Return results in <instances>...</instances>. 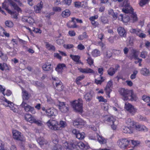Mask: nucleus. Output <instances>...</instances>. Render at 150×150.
I'll list each match as a JSON object with an SVG mask.
<instances>
[{
	"instance_id": "338daca9",
	"label": "nucleus",
	"mask_w": 150,
	"mask_h": 150,
	"mask_svg": "<svg viewBox=\"0 0 150 150\" xmlns=\"http://www.w3.org/2000/svg\"><path fill=\"white\" fill-rule=\"evenodd\" d=\"M85 77V76L83 75H81L77 77L76 79V80L77 81H80L82 80Z\"/></svg>"
},
{
	"instance_id": "dca6fc26",
	"label": "nucleus",
	"mask_w": 150,
	"mask_h": 150,
	"mask_svg": "<svg viewBox=\"0 0 150 150\" xmlns=\"http://www.w3.org/2000/svg\"><path fill=\"white\" fill-rule=\"evenodd\" d=\"M117 32L120 35L123 37H126V32L123 28L119 27L117 28Z\"/></svg>"
},
{
	"instance_id": "a18cd8bd",
	"label": "nucleus",
	"mask_w": 150,
	"mask_h": 150,
	"mask_svg": "<svg viewBox=\"0 0 150 150\" xmlns=\"http://www.w3.org/2000/svg\"><path fill=\"white\" fill-rule=\"evenodd\" d=\"M7 65L6 63H3V64L0 63V69L2 71H4L5 69H8Z\"/></svg>"
},
{
	"instance_id": "3c124183",
	"label": "nucleus",
	"mask_w": 150,
	"mask_h": 150,
	"mask_svg": "<svg viewBox=\"0 0 150 150\" xmlns=\"http://www.w3.org/2000/svg\"><path fill=\"white\" fill-rule=\"evenodd\" d=\"M100 77L101 80H98L97 79H95V82L97 84H101L102 83L104 80V79H103V76Z\"/></svg>"
},
{
	"instance_id": "7c9ffc66",
	"label": "nucleus",
	"mask_w": 150,
	"mask_h": 150,
	"mask_svg": "<svg viewBox=\"0 0 150 150\" xmlns=\"http://www.w3.org/2000/svg\"><path fill=\"white\" fill-rule=\"evenodd\" d=\"M11 5L13 7L14 9L18 11V12L21 11V10L17 5V4L13 1H11L10 3Z\"/></svg>"
},
{
	"instance_id": "a211bd4d",
	"label": "nucleus",
	"mask_w": 150,
	"mask_h": 150,
	"mask_svg": "<svg viewBox=\"0 0 150 150\" xmlns=\"http://www.w3.org/2000/svg\"><path fill=\"white\" fill-rule=\"evenodd\" d=\"M78 70L82 73H94L93 70L88 68H87L85 69H83L80 68H78Z\"/></svg>"
},
{
	"instance_id": "69168bd1",
	"label": "nucleus",
	"mask_w": 150,
	"mask_h": 150,
	"mask_svg": "<svg viewBox=\"0 0 150 150\" xmlns=\"http://www.w3.org/2000/svg\"><path fill=\"white\" fill-rule=\"evenodd\" d=\"M64 47L66 49H69L73 47H74V46L72 44H69L67 45H64Z\"/></svg>"
},
{
	"instance_id": "4be33fe9",
	"label": "nucleus",
	"mask_w": 150,
	"mask_h": 150,
	"mask_svg": "<svg viewBox=\"0 0 150 150\" xmlns=\"http://www.w3.org/2000/svg\"><path fill=\"white\" fill-rule=\"evenodd\" d=\"M122 129L123 132L125 133H132V131L131 127H127L126 126H122Z\"/></svg>"
},
{
	"instance_id": "393cba45",
	"label": "nucleus",
	"mask_w": 150,
	"mask_h": 150,
	"mask_svg": "<svg viewBox=\"0 0 150 150\" xmlns=\"http://www.w3.org/2000/svg\"><path fill=\"white\" fill-rule=\"evenodd\" d=\"M30 95L28 92L25 90H23L22 98L23 100V101H24V102H25V100H28L30 98Z\"/></svg>"
},
{
	"instance_id": "6e6d98bb",
	"label": "nucleus",
	"mask_w": 150,
	"mask_h": 150,
	"mask_svg": "<svg viewBox=\"0 0 150 150\" xmlns=\"http://www.w3.org/2000/svg\"><path fill=\"white\" fill-rule=\"evenodd\" d=\"M138 71L137 70H135L134 71L133 74H132L130 76V78L132 79H135L136 77V75L137 74Z\"/></svg>"
},
{
	"instance_id": "cd10ccee",
	"label": "nucleus",
	"mask_w": 150,
	"mask_h": 150,
	"mask_svg": "<svg viewBox=\"0 0 150 150\" xmlns=\"http://www.w3.org/2000/svg\"><path fill=\"white\" fill-rule=\"evenodd\" d=\"M51 138L52 142L55 144H58L59 139L57 135L54 133H53L51 135Z\"/></svg>"
},
{
	"instance_id": "473e14b6",
	"label": "nucleus",
	"mask_w": 150,
	"mask_h": 150,
	"mask_svg": "<svg viewBox=\"0 0 150 150\" xmlns=\"http://www.w3.org/2000/svg\"><path fill=\"white\" fill-rule=\"evenodd\" d=\"M141 31L140 29L138 28H131L130 30V32L131 33L135 34L137 36H138L139 34L141 32Z\"/></svg>"
},
{
	"instance_id": "58836bf2",
	"label": "nucleus",
	"mask_w": 150,
	"mask_h": 150,
	"mask_svg": "<svg viewBox=\"0 0 150 150\" xmlns=\"http://www.w3.org/2000/svg\"><path fill=\"white\" fill-rule=\"evenodd\" d=\"M108 14L111 16L114 19H116L117 18V14L115 13L113 11V10L110 9L108 11Z\"/></svg>"
},
{
	"instance_id": "f3484780",
	"label": "nucleus",
	"mask_w": 150,
	"mask_h": 150,
	"mask_svg": "<svg viewBox=\"0 0 150 150\" xmlns=\"http://www.w3.org/2000/svg\"><path fill=\"white\" fill-rule=\"evenodd\" d=\"M64 146L67 150H74L75 144L74 143H71L70 144H68L67 142L64 143Z\"/></svg>"
},
{
	"instance_id": "09e8293b",
	"label": "nucleus",
	"mask_w": 150,
	"mask_h": 150,
	"mask_svg": "<svg viewBox=\"0 0 150 150\" xmlns=\"http://www.w3.org/2000/svg\"><path fill=\"white\" fill-rule=\"evenodd\" d=\"M105 91L106 94L109 98H110V94L111 91V89L110 88L105 87Z\"/></svg>"
},
{
	"instance_id": "c9c22d12",
	"label": "nucleus",
	"mask_w": 150,
	"mask_h": 150,
	"mask_svg": "<svg viewBox=\"0 0 150 150\" xmlns=\"http://www.w3.org/2000/svg\"><path fill=\"white\" fill-rule=\"evenodd\" d=\"M70 11L68 9H66L64 11L62 14V16L64 18H67L70 15Z\"/></svg>"
},
{
	"instance_id": "0eeeda50",
	"label": "nucleus",
	"mask_w": 150,
	"mask_h": 150,
	"mask_svg": "<svg viewBox=\"0 0 150 150\" xmlns=\"http://www.w3.org/2000/svg\"><path fill=\"white\" fill-rule=\"evenodd\" d=\"M131 90L128 89H125L122 88L120 89V94L122 96V99L124 100H128L129 97Z\"/></svg>"
},
{
	"instance_id": "7ed1b4c3",
	"label": "nucleus",
	"mask_w": 150,
	"mask_h": 150,
	"mask_svg": "<svg viewBox=\"0 0 150 150\" xmlns=\"http://www.w3.org/2000/svg\"><path fill=\"white\" fill-rule=\"evenodd\" d=\"M49 127L51 130H59L60 128L58 122L54 120H50L47 122Z\"/></svg>"
},
{
	"instance_id": "72a5a7b5",
	"label": "nucleus",
	"mask_w": 150,
	"mask_h": 150,
	"mask_svg": "<svg viewBox=\"0 0 150 150\" xmlns=\"http://www.w3.org/2000/svg\"><path fill=\"white\" fill-rule=\"evenodd\" d=\"M115 119L112 116H109L107 117L106 121L109 122L110 125L114 124Z\"/></svg>"
},
{
	"instance_id": "6ab92c4d",
	"label": "nucleus",
	"mask_w": 150,
	"mask_h": 150,
	"mask_svg": "<svg viewBox=\"0 0 150 150\" xmlns=\"http://www.w3.org/2000/svg\"><path fill=\"white\" fill-rule=\"evenodd\" d=\"M130 93L128 100L131 101H136L138 99L136 94L134 93L132 90H131Z\"/></svg>"
},
{
	"instance_id": "a878e982",
	"label": "nucleus",
	"mask_w": 150,
	"mask_h": 150,
	"mask_svg": "<svg viewBox=\"0 0 150 150\" xmlns=\"http://www.w3.org/2000/svg\"><path fill=\"white\" fill-rule=\"evenodd\" d=\"M43 2L41 1L40 3L38 4L35 7V11L36 13L40 12L41 9L43 7Z\"/></svg>"
},
{
	"instance_id": "a19ab883",
	"label": "nucleus",
	"mask_w": 150,
	"mask_h": 150,
	"mask_svg": "<svg viewBox=\"0 0 150 150\" xmlns=\"http://www.w3.org/2000/svg\"><path fill=\"white\" fill-rule=\"evenodd\" d=\"M52 150H62V147L57 144H55L52 147Z\"/></svg>"
},
{
	"instance_id": "774afa93",
	"label": "nucleus",
	"mask_w": 150,
	"mask_h": 150,
	"mask_svg": "<svg viewBox=\"0 0 150 150\" xmlns=\"http://www.w3.org/2000/svg\"><path fill=\"white\" fill-rule=\"evenodd\" d=\"M9 150H18L16 146L15 145H12L10 147Z\"/></svg>"
},
{
	"instance_id": "ea45409f",
	"label": "nucleus",
	"mask_w": 150,
	"mask_h": 150,
	"mask_svg": "<svg viewBox=\"0 0 150 150\" xmlns=\"http://www.w3.org/2000/svg\"><path fill=\"white\" fill-rule=\"evenodd\" d=\"M107 72L108 74L110 76H112L115 74L116 71L115 69L111 67L108 70Z\"/></svg>"
},
{
	"instance_id": "bf43d9fd",
	"label": "nucleus",
	"mask_w": 150,
	"mask_h": 150,
	"mask_svg": "<svg viewBox=\"0 0 150 150\" xmlns=\"http://www.w3.org/2000/svg\"><path fill=\"white\" fill-rule=\"evenodd\" d=\"M97 98L98 99L99 102H102L105 103L107 101V100L105 99L102 96H98Z\"/></svg>"
},
{
	"instance_id": "49530a36",
	"label": "nucleus",
	"mask_w": 150,
	"mask_h": 150,
	"mask_svg": "<svg viewBox=\"0 0 150 150\" xmlns=\"http://www.w3.org/2000/svg\"><path fill=\"white\" fill-rule=\"evenodd\" d=\"M80 57L79 56L76 55V64H79L83 65V63L80 60Z\"/></svg>"
},
{
	"instance_id": "5fc2aeb1",
	"label": "nucleus",
	"mask_w": 150,
	"mask_h": 150,
	"mask_svg": "<svg viewBox=\"0 0 150 150\" xmlns=\"http://www.w3.org/2000/svg\"><path fill=\"white\" fill-rule=\"evenodd\" d=\"M101 21L103 23H108V20L107 18L104 16H102L101 17Z\"/></svg>"
},
{
	"instance_id": "13d9d810",
	"label": "nucleus",
	"mask_w": 150,
	"mask_h": 150,
	"mask_svg": "<svg viewBox=\"0 0 150 150\" xmlns=\"http://www.w3.org/2000/svg\"><path fill=\"white\" fill-rule=\"evenodd\" d=\"M147 55V52L145 51H143L141 52L140 57L143 58H145Z\"/></svg>"
},
{
	"instance_id": "de8ad7c7",
	"label": "nucleus",
	"mask_w": 150,
	"mask_h": 150,
	"mask_svg": "<svg viewBox=\"0 0 150 150\" xmlns=\"http://www.w3.org/2000/svg\"><path fill=\"white\" fill-rule=\"evenodd\" d=\"M26 21L30 24H33L35 22L34 19L31 17H29L26 19Z\"/></svg>"
},
{
	"instance_id": "b1692460",
	"label": "nucleus",
	"mask_w": 150,
	"mask_h": 150,
	"mask_svg": "<svg viewBox=\"0 0 150 150\" xmlns=\"http://www.w3.org/2000/svg\"><path fill=\"white\" fill-rule=\"evenodd\" d=\"M75 18L74 17L71 18V20L69 21L67 23V26L69 28H75V22L74 20Z\"/></svg>"
},
{
	"instance_id": "1a4fd4ad",
	"label": "nucleus",
	"mask_w": 150,
	"mask_h": 150,
	"mask_svg": "<svg viewBox=\"0 0 150 150\" xmlns=\"http://www.w3.org/2000/svg\"><path fill=\"white\" fill-rule=\"evenodd\" d=\"M125 107L126 109L132 115H134L136 112L137 109L129 103H126Z\"/></svg>"
},
{
	"instance_id": "f03ea898",
	"label": "nucleus",
	"mask_w": 150,
	"mask_h": 150,
	"mask_svg": "<svg viewBox=\"0 0 150 150\" xmlns=\"http://www.w3.org/2000/svg\"><path fill=\"white\" fill-rule=\"evenodd\" d=\"M83 101L81 99L79 98L76 100V112H77L81 115L83 112Z\"/></svg>"
},
{
	"instance_id": "f257e3e1",
	"label": "nucleus",
	"mask_w": 150,
	"mask_h": 150,
	"mask_svg": "<svg viewBox=\"0 0 150 150\" xmlns=\"http://www.w3.org/2000/svg\"><path fill=\"white\" fill-rule=\"evenodd\" d=\"M114 1L116 2L118 1L119 2L123 1L122 6L123 8L122 11L125 13H129L131 17L133 18V22H134L137 20V18L136 13H134L132 7L128 3V0H113Z\"/></svg>"
},
{
	"instance_id": "8fccbe9b",
	"label": "nucleus",
	"mask_w": 150,
	"mask_h": 150,
	"mask_svg": "<svg viewBox=\"0 0 150 150\" xmlns=\"http://www.w3.org/2000/svg\"><path fill=\"white\" fill-rule=\"evenodd\" d=\"M2 8L7 10L8 12V10H9L8 8V3L7 2L4 1L2 3Z\"/></svg>"
},
{
	"instance_id": "39448f33",
	"label": "nucleus",
	"mask_w": 150,
	"mask_h": 150,
	"mask_svg": "<svg viewBox=\"0 0 150 150\" xmlns=\"http://www.w3.org/2000/svg\"><path fill=\"white\" fill-rule=\"evenodd\" d=\"M20 106L24 108L26 112H30L32 114H34L36 113V111L33 107L27 104L24 101H23Z\"/></svg>"
},
{
	"instance_id": "4468645a",
	"label": "nucleus",
	"mask_w": 150,
	"mask_h": 150,
	"mask_svg": "<svg viewBox=\"0 0 150 150\" xmlns=\"http://www.w3.org/2000/svg\"><path fill=\"white\" fill-rule=\"evenodd\" d=\"M46 113L48 117H50L55 116L57 114V110L53 108H49L46 110Z\"/></svg>"
},
{
	"instance_id": "0e129e2a",
	"label": "nucleus",
	"mask_w": 150,
	"mask_h": 150,
	"mask_svg": "<svg viewBox=\"0 0 150 150\" xmlns=\"http://www.w3.org/2000/svg\"><path fill=\"white\" fill-rule=\"evenodd\" d=\"M132 57L135 59L137 58L138 56L137 54L136 51L134 50H133L132 51Z\"/></svg>"
},
{
	"instance_id": "423d86ee",
	"label": "nucleus",
	"mask_w": 150,
	"mask_h": 150,
	"mask_svg": "<svg viewBox=\"0 0 150 150\" xmlns=\"http://www.w3.org/2000/svg\"><path fill=\"white\" fill-rule=\"evenodd\" d=\"M52 79L54 81L53 83L54 85V84L55 85V88L59 91H62L64 86L62 82L60 80H57V78L52 77Z\"/></svg>"
},
{
	"instance_id": "c85d7f7f",
	"label": "nucleus",
	"mask_w": 150,
	"mask_h": 150,
	"mask_svg": "<svg viewBox=\"0 0 150 150\" xmlns=\"http://www.w3.org/2000/svg\"><path fill=\"white\" fill-rule=\"evenodd\" d=\"M112 52L109 50H106L104 53V57L105 59L110 58L112 56Z\"/></svg>"
},
{
	"instance_id": "bb28decb",
	"label": "nucleus",
	"mask_w": 150,
	"mask_h": 150,
	"mask_svg": "<svg viewBox=\"0 0 150 150\" xmlns=\"http://www.w3.org/2000/svg\"><path fill=\"white\" fill-rule=\"evenodd\" d=\"M96 136L98 142L101 144H104L106 143V140L101 136L99 135L98 134H96Z\"/></svg>"
},
{
	"instance_id": "f8f14e48",
	"label": "nucleus",
	"mask_w": 150,
	"mask_h": 150,
	"mask_svg": "<svg viewBox=\"0 0 150 150\" xmlns=\"http://www.w3.org/2000/svg\"><path fill=\"white\" fill-rule=\"evenodd\" d=\"M76 142L77 141L76 140V149H78V147H79L82 150H87L90 148L89 145H85L81 142H78L76 144Z\"/></svg>"
},
{
	"instance_id": "c756f323",
	"label": "nucleus",
	"mask_w": 150,
	"mask_h": 150,
	"mask_svg": "<svg viewBox=\"0 0 150 150\" xmlns=\"http://www.w3.org/2000/svg\"><path fill=\"white\" fill-rule=\"evenodd\" d=\"M140 73L144 76H147L150 74V72L148 69L146 68H143L141 69Z\"/></svg>"
},
{
	"instance_id": "4c0bfd02",
	"label": "nucleus",
	"mask_w": 150,
	"mask_h": 150,
	"mask_svg": "<svg viewBox=\"0 0 150 150\" xmlns=\"http://www.w3.org/2000/svg\"><path fill=\"white\" fill-rule=\"evenodd\" d=\"M8 13L11 14L13 18L16 19H17L18 18V13L12 11L11 10H8Z\"/></svg>"
},
{
	"instance_id": "603ef678",
	"label": "nucleus",
	"mask_w": 150,
	"mask_h": 150,
	"mask_svg": "<svg viewBox=\"0 0 150 150\" xmlns=\"http://www.w3.org/2000/svg\"><path fill=\"white\" fill-rule=\"evenodd\" d=\"M137 117L139 120L140 121H148L146 117H143L141 115H139L137 116Z\"/></svg>"
},
{
	"instance_id": "e433bc0d",
	"label": "nucleus",
	"mask_w": 150,
	"mask_h": 150,
	"mask_svg": "<svg viewBox=\"0 0 150 150\" xmlns=\"http://www.w3.org/2000/svg\"><path fill=\"white\" fill-rule=\"evenodd\" d=\"M125 123L131 127L134 125V121L130 118L126 119L125 120Z\"/></svg>"
},
{
	"instance_id": "2eb2a0df",
	"label": "nucleus",
	"mask_w": 150,
	"mask_h": 150,
	"mask_svg": "<svg viewBox=\"0 0 150 150\" xmlns=\"http://www.w3.org/2000/svg\"><path fill=\"white\" fill-rule=\"evenodd\" d=\"M36 140L41 147L44 145H47L49 144L48 142L43 137H40L38 138Z\"/></svg>"
},
{
	"instance_id": "ddd939ff",
	"label": "nucleus",
	"mask_w": 150,
	"mask_h": 150,
	"mask_svg": "<svg viewBox=\"0 0 150 150\" xmlns=\"http://www.w3.org/2000/svg\"><path fill=\"white\" fill-rule=\"evenodd\" d=\"M85 122L80 118H77L76 120V128H82L85 125Z\"/></svg>"
},
{
	"instance_id": "4d7b16f0",
	"label": "nucleus",
	"mask_w": 150,
	"mask_h": 150,
	"mask_svg": "<svg viewBox=\"0 0 150 150\" xmlns=\"http://www.w3.org/2000/svg\"><path fill=\"white\" fill-rule=\"evenodd\" d=\"M142 99L145 102L148 103L150 101V98L148 96H144L142 97Z\"/></svg>"
},
{
	"instance_id": "5701e85b",
	"label": "nucleus",
	"mask_w": 150,
	"mask_h": 150,
	"mask_svg": "<svg viewBox=\"0 0 150 150\" xmlns=\"http://www.w3.org/2000/svg\"><path fill=\"white\" fill-rule=\"evenodd\" d=\"M92 97L93 95L91 92L86 93L84 96V98L87 102L90 101L92 99Z\"/></svg>"
},
{
	"instance_id": "2f4dec72",
	"label": "nucleus",
	"mask_w": 150,
	"mask_h": 150,
	"mask_svg": "<svg viewBox=\"0 0 150 150\" xmlns=\"http://www.w3.org/2000/svg\"><path fill=\"white\" fill-rule=\"evenodd\" d=\"M52 65L50 64L46 63L45 64L43 65L42 66V69L45 71H48L52 69L51 67Z\"/></svg>"
},
{
	"instance_id": "9b49d317",
	"label": "nucleus",
	"mask_w": 150,
	"mask_h": 150,
	"mask_svg": "<svg viewBox=\"0 0 150 150\" xmlns=\"http://www.w3.org/2000/svg\"><path fill=\"white\" fill-rule=\"evenodd\" d=\"M25 120L30 123H34L36 124L39 123L38 121L35 119L34 117H32L30 114H26L25 116Z\"/></svg>"
},
{
	"instance_id": "6e6552de",
	"label": "nucleus",
	"mask_w": 150,
	"mask_h": 150,
	"mask_svg": "<svg viewBox=\"0 0 150 150\" xmlns=\"http://www.w3.org/2000/svg\"><path fill=\"white\" fill-rule=\"evenodd\" d=\"M130 141L125 139H122L118 140L117 143L120 147L124 148L128 146L130 142Z\"/></svg>"
},
{
	"instance_id": "aec40b11",
	"label": "nucleus",
	"mask_w": 150,
	"mask_h": 150,
	"mask_svg": "<svg viewBox=\"0 0 150 150\" xmlns=\"http://www.w3.org/2000/svg\"><path fill=\"white\" fill-rule=\"evenodd\" d=\"M84 133L83 132L80 133L79 131L76 129V137L79 140H81L84 137Z\"/></svg>"
},
{
	"instance_id": "20e7f679",
	"label": "nucleus",
	"mask_w": 150,
	"mask_h": 150,
	"mask_svg": "<svg viewBox=\"0 0 150 150\" xmlns=\"http://www.w3.org/2000/svg\"><path fill=\"white\" fill-rule=\"evenodd\" d=\"M13 138L17 140L24 142L25 139L21 133L16 130H13L12 132Z\"/></svg>"
},
{
	"instance_id": "79ce46f5",
	"label": "nucleus",
	"mask_w": 150,
	"mask_h": 150,
	"mask_svg": "<svg viewBox=\"0 0 150 150\" xmlns=\"http://www.w3.org/2000/svg\"><path fill=\"white\" fill-rule=\"evenodd\" d=\"M92 54L94 57H98L100 55V52L98 50H94L92 52Z\"/></svg>"
},
{
	"instance_id": "052dcab7",
	"label": "nucleus",
	"mask_w": 150,
	"mask_h": 150,
	"mask_svg": "<svg viewBox=\"0 0 150 150\" xmlns=\"http://www.w3.org/2000/svg\"><path fill=\"white\" fill-rule=\"evenodd\" d=\"M77 48L80 50H83L85 49V47L82 44L80 43L77 46Z\"/></svg>"
},
{
	"instance_id": "864d4df0",
	"label": "nucleus",
	"mask_w": 150,
	"mask_h": 150,
	"mask_svg": "<svg viewBox=\"0 0 150 150\" xmlns=\"http://www.w3.org/2000/svg\"><path fill=\"white\" fill-rule=\"evenodd\" d=\"M120 16L121 17V19L122 21L125 22H127L130 20V18L129 17H126V18H123V16L122 14L120 15Z\"/></svg>"
},
{
	"instance_id": "c03bdc74",
	"label": "nucleus",
	"mask_w": 150,
	"mask_h": 150,
	"mask_svg": "<svg viewBox=\"0 0 150 150\" xmlns=\"http://www.w3.org/2000/svg\"><path fill=\"white\" fill-rule=\"evenodd\" d=\"M5 24L6 27L8 28H11L13 25V23L10 21H6L5 22Z\"/></svg>"
},
{
	"instance_id": "f704fd0d",
	"label": "nucleus",
	"mask_w": 150,
	"mask_h": 150,
	"mask_svg": "<svg viewBox=\"0 0 150 150\" xmlns=\"http://www.w3.org/2000/svg\"><path fill=\"white\" fill-rule=\"evenodd\" d=\"M66 66L65 64H59L55 68V70L56 71L59 72L60 70H62L64 67H65Z\"/></svg>"
},
{
	"instance_id": "e2e57ef3",
	"label": "nucleus",
	"mask_w": 150,
	"mask_h": 150,
	"mask_svg": "<svg viewBox=\"0 0 150 150\" xmlns=\"http://www.w3.org/2000/svg\"><path fill=\"white\" fill-rule=\"evenodd\" d=\"M11 105H9V107L10 108L11 110H12L14 112H17V109L13 107L14 104L12 103Z\"/></svg>"
},
{
	"instance_id": "37998d69",
	"label": "nucleus",
	"mask_w": 150,
	"mask_h": 150,
	"mask_svg": "<svg viewBox=\"0 0 150 150\" xmlns=\"http://www.w3.org/2000/svg\"><path fill=\"white\" fill-rule=\"evenodd\" d=\"M88 37L86 34V33L85 32L83 33L81 35H79L78 37V38L80 40H83L87 38Z\"/></svg>"
},
{
	"instance_id": "412c9836",
	"label": "nucleus",
	"mask_w": 150,
	"mask_h": 150,
	"mask_svg": "<svg viewBox=\"0 0 150 150\" xmlns=\"http://www.w3.org/2000/svg\"><path fill=\"white\" fill-rule=\"evenodd\" d=\"M135 127L136 129L138 131H148V129L143 125H136Z\"/></svg>"
},
{
	"instance_id": "680f3d73",
	"label": "nucleus",
	"mask_w": 150,
	"mask_h": 150,
	"mask_svg": "<svg viewBox=\"0 0 150 150\" xmlns=\"http://www.w3.org/2000/svg\"><path fill=\"white\" fill-rule=\"evenodd\" d=\"M88 64L90 65H91L93 64V60L91 57H88L87 59Z\"/></svg>"
},
{
	"instance_id": "9d476101",
	"label": "nucleus",
	"mask_w": 150,
	"mask_h": 150,
	"mask_svg": "<svg viewBox=\"0 0 150 150\" xmlns=\"http://www.w3.org/2000/svg\"><path fill=\"white\" fill-rule=\"evenodd\" d=\"M59 108L60 111L63 113H67L69 110V108L66 106L64 102H59Z\"/></svg>"
}]
</instances>
